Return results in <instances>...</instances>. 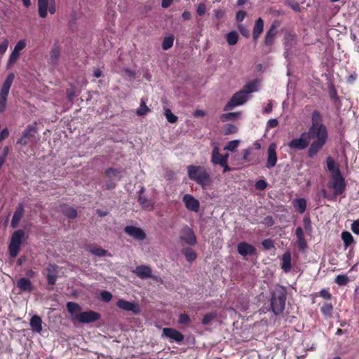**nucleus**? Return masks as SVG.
<instances>
[{
	"instance_id": "nucleus-1",
	"label": "nucleus",
	"mask_w": 359,
	"mask_h": 359,
	"mask_svg": "<svg viewBox=\"0 0 359 359\" xmlns=\"http://www.w3.org/2000/svg\"><path fill=\"white\" fill-rule=\"evenodd\" d=\"M311 122L312 124L309 130L305 133L307 135L309 142L312 141L308 149V156L313 158L327 142L328 133L326 126L323 123L319 111H314L312 113Z\"/></svg>"
},
{
	"instance_id": "nucleus-2",
	"label": "nucleus",
	"mask_w": 359,
	"mask_h": 359,
	"mask_svg": "<svg viewBox=\"0 0 359 359\" xmlns=\"http://www.w3.org/2000/svg\"><path fill=\"white\" fill-rule=\"evenodd\" d=\"M187 175L189 179L200 185L203 189L212 183V177L206 169L201 165H189Z\"/></svg>"
},
{
	"instance_id": "nucleus-3",
	"label": "nucleus",
	"mask_w": 359,
	"mask_h": 359,
	"mask_svg": "<svg viewBox=\"0 0 359 359\" xmlns=\"http://www.w3.org/2000/svg\"><path fill=\"white\" fill-rule=\"evenodd\" d=\"M287 292L283 287H277L272 294L271 309L273 314L281 313L285 308Z\"/></svg>"
},
{
	"instance_id": "nucleus-4",
	"label": "nucleus",
	"mask_w": 359,
	"mask_h": 359,
	"mask_svg": "<svg viewBox=\"0 0 359 359\" xmlns=\"http://www.w3.org/2000/svg\"><path fill=\"white\" fill-rule=\"evenodd\" d=\"M25 232L22 230H17L13 233L8 245L10 255L15 257L20 250Z\"/></svg>"
},
{
	"instance_id": "nucleus-5",
	"label": "nucleus",
	"mask_w": 359,
	"mask_h": 359,
	"mask_svg": "<svg viewBox=\"0 0 359 359\" xmlns=\"http://www.w3.org/2000/svg\"><path fill=\"white\" fill-rule=\"evenodd\" d=\"M327 187L333 190L335 196L341 195L346 190V182L342 175L332 177V180L327 183Z\"/></svg>"
},
{
	"instance_id": "nucleus-6",
	"label": "nucleus",
	"mask_w": 359,
	"mask_h": 359,
	"mask_svg": "<svg viewBox=\"0 0 359 359\" xmlns=\"http://www.w3.org/2000/svg\"><path fill=\"white\" fill-rule=\"evenodd\" d=\"M249 98L245 92L242 90L233 94L231 100L225 105L224 110L229 111L231 110L233 107L243 104Z\"/></svg>"
},
{
	"instance_id": "nucleus-7",
	"label": "nucleus",
	"mask_w": 359,
	"mask_h": 359,
	"mask_svg": "<svg viewBox=\"0 0 359 359\" xmlns=\"http://www.w3.org/2000/svg\"><path fill=\"white\" fill-rule=\"evenodd\" d=\"M48 11L50 14L56 11L55 0H38V11L41 18H45L47 16Z\"/></svg>"
},
{
	"instance_id": "nucleus-8",
	"label": "nucleus",
	"mask_w": 359,
	"mask_h": 359,
	"mask_svg": "<svg viewBox=\"0 0 359 359\" xmlns=\"http://www.w3.org/2000/svg\"><path fill=\"white\" fill-rule=\"evenodd\" d=\"M161 337L168 339L170 342H176L179 344H180L184 339V335L180 332L171 327L163 328Z\"/></svg>"
},
{
	"instance_id": "nucleus-9",
	"label": "nucleus",
	"mask_w": 359,
	"mask_h": 359,
	"mask_svg": "<svg viewBox=\"0 0 359 359\" xmlns=\"http://www.w3.org/2000/svg\"><path fill=\"white\" fill-rule=\"evenodd\" d=\"M307 135L304 132L300 135L298 138L292 139L289 143L288 147L292 149L303 150L307 148L309 142L307 138Z\"/></svg>"
},
{
	"instance_id": "nucleus-10",
	"label": "nucleus",
	"mask_w": 359,
	"mask_h": 359,
	"mask_svg": "<svg viewBox=\"0 0 359 359\" xmlns=\"http://www.w3.org/2000/svg\"><path fill=\"white\" fill-rule=\"evenodd\" d=\"M277 161L276 144L275 143H271L267 149V159L265 167L267 169L274 168L276 165Z\"/></svg>"
},
{
	"instance_id": "nucleus-11",
	"label": "nucleus",
	"mask_w": 359,
	"mask_h": 359,
	"mask_svg": "<svg viewBox=\"0 0 359 359\" xmlns=\"http://www.w3.org/2000/svg\"><path fill=\"white\" fill-rule=\"evenodd\" d=\"M185 207L189 211L198 212L200 209V203L191 194H185L182 198Z\"/></svg>"
},
{
	"instance_id": "nucleus-12",
	"label": "nucleus",
	"mask_w": 359,
	"mask_h": 359,
	"mask_svg": "<svg viewBox=\"0 0 359 359\" xmlns=\"http://www.w3.org/2000/svg\"><path fill=\"white\" fill-rule=\"evenodd\" d=\"M134 273L141 279L151 278L156 280H158V276H152L151 269L147 265H141L137 266L134 271Z\"/></svg>"
},
{
	"instance_id": "nucleus-13",
	"label": "nucleus",
	"mask_w": 359,
	"mask_h": 359,
	"mask_svg": "<svg viewBox=\"0 0 359 359\" xmlns=\"http://www.w3.org/2000/svg\"><path fill=\"white\" fill-rule=\"evenodd\" d=\"M116 306L125 311H132L134 313H139L141 312L140 307L138 304L128 302L124 299H119L116 303Z\"/></svg>"
},
{
	"instance_id": "nucleus-14",
	"label": "nucleus",
	"mask_w": 359,
	"mask_h": 359,
	"mask_svg": "<svg viewBox=\"0 0 359 359\" xmlns=\"http://www.w3.org/2000/svg\"><path fill=\"white\" fill-rule=\"evenodd\" d=\"M124 231L126 234L136 240L142 241L146 238V233L139 227L126 226L124 229Z\"/></svg>"
},
{
	"instance_id": "nucleus-15",
	"label": "nucleus",
	"mask_w": 359,
	"mask_h": 359,
	"mask_svg": "<svg viewBox=\"0 0 359 359\" xmlns=\"http://www.w3.org/2000/svg\"><path fill=\"white\" fill-rule=\"evenodd\" d=\"M36 133V128L33 126L28 125L22 132V137L17 140V143L22 145H26L28 142L27 140L34 137Z\"/></svg>"
},
{
	"instance_id": "nucleus-16",
	"label": "nucleus",
	"mask_w": 359,
	"mask_h": 359,
	"mask_svg": "<svg viewBox=\"0 0 359 359\" xmlns=\"http://www.w3.org/2000/svg\"><path fill=\"white\" fill-rule=\"evenodd\" d=\"M180 238L191 245L196 243V238L193 230L187 226L182 229Z\"/></svg>"
},
{
	"instance_id": "nucleus-17",
	"label": "nucleus",
	"mask_w": 359,
	"mask_h": 359,
	"mask_svg": "<svg viewBox=\"0 0 359 359\" xmlns=\"http://www.w3.org/2000/svg\"><path fill=\"white\" fill-rule=\"evenodd\" d=\"M238 252L242 256L252 255L256 252V248L251 244L241 242L237 246Z\"/></svg>"
},
{
	"instance_id": "nucleus-18",
	"label": "nucleus",
	"mask_w": 359,
	"mask_h": 359,
	"mask_svg": "<svg viewBox=\"0 0 359 359\" xmlns=\"http://www.w3.org/2000/svg\"><path fill=\"white\" fill-rule=\"evenodd\" d=\"M14 78L15 75L13 73H11L7 76L0 91L1 97H8L9 90L13 82Z\"/></svg>"
},
{
	"instance_id": "nucleus-19",
	"label": "nucleus",
	"mask_w": 359,
	"mask_h": 359,
	"mask_svg": "<svg viewBox=\"0 0 359 359\" xmlns=\"http://www.w3.org/2000/svg\"><path fill=\"white\" fill-rule=\"evenodd\" d=\"M14 78L15 75L13 73H11L7 76L0 91L1 97H8L9 90L13 82Z\"/></svg>"
},
{
	"instance_id": "nucleus-20",
	"label": "nucleus",
	"mask_w": 359,
	"mask_h": 359,
	"mask_svg": "<svg viewBox=\"0 0 359 359\" xmlns=\"http://www.w3.org/2000/svg\"><path fill=\"white\" fill-rule=\"evenodd\" d=\"M296 43V35L292 34H286L284 36V45L285 51V57L288 59L290 56V48Z\"/></svg>"
},
{
	"instance_id": "nucleus-21",
	"label": "nucleus",
	"mask_w": 359,
	"mask_h": 359,
	"mask_svg": "<svg viewBox=\"0 0 359 359\" xmlns=\"http://www.w3.org/2000/svg\"><path fill=\"white\" fill-rule=\"evenodd\" d=\"M23 214H24L23 205L22 204H19L13 214L11 222V226L12 228H16L18 226V223L20 221L21 218L22 217Z\"/></svg>"
},
{
	"instance_id": "nucleus-22",
	"label": "nucleus",
	"mask_w": 359,
	"mask_h": 359,
	"mask_svg": "<svg viewBox=\"0 0 359 359\" xmlns=\"http://www.w3.org/2000/svg\"><path fill=\"white\" fill-rule=\"evenodd\" d=\"M327 167L332 177L341 174L339 165L330 156L326 159Z\"/></svg>"
},
{
	"instance_id": "nucleus-23",
	"label": "nucleus",
	"mask_w": 359,
	"mask_h": 359,
	"mask_svg": "<svg viewBox=\"0 0 359 359\" xmlns=\"http://www.w3.org/2000/svg\"><path fill=\"white\" fill-rule=\"evenodd\" d=\"M277 34V26L274 24L271 25L269 29L267 31L264 43L266 46H271L273 43L275 37Z\"/></svg>"
},
{
	"instance_id": "nucleus-24",
	"label": "nucleus",
	"mask_w": 359,
	"mask_h": 359,
	"mask_svg": "<svg viewBox=\"0 0 359 359\" xmlns=\"http://www.w3.org/2000/svg\"><path fill=\"white\" fill-rule=\"evenodd\" d=\"M296 236H297V245L301 250H304L306 247V241L304 238V231L302 227H297L296 229Z\"/></svg>"
},
{
	"instance_id": "nucleus-25",
	"label": "nucleus",
	"mask_w": 359,
	"mask_h": 359,
	"mask_svg": "<svg viewBox=\"0 0 359 359\" xmlns=\"http://www.w3.org/2000/svg\"><path fill=\"white\" fill-rule=\"evenodd\" d=\"M17 286L20 290L24 292H31L33 290L34 287L31 281L26 278H21L17 281Z\"/></svg>"
},
{
	"instance_id": "nucleus-26",
	"label": "nucleus",
	"mask_w": 359,
	"mask_h": 359,
	"mask_svg": "<svg viewBox=\"0 0 359 359\" xmlns=\"http://www.w3.org/2000/svg\"><path fill=\"white\" fill-rule=\"evenodd\" d=\"M264 29V21L261 18H259L254 26L253 28V39L255 41H257L260 34L262 33Z\"/></svg>"
},
{
	"instance_id": "nucleus-27",
	"label": "nucleus",
	"mask_w": 359,
	"mask_h": 359,
	"mask_svg": "<svg viewBox=\"0 0 359 359\" xmlns=\"http://www.w3.org/2000/svg\"><path fill=\"white\" fill-rule=\"evenodd\" d=\"M30 326L33 332L40 333L42 330V320L39 316H32Z\"/></svg>"
},
{
	"instance_id": "nucleus-28",
	"label": "nucleus",
	"mask_w": 359,
	"mask_h": 359,
	"mask_svg": "<svg viewBox=\"0 0 359 359\" xmlns=\"http://www.w3.org/2000/svg\"><path fill=\"white\" fill-rule=\"evenodd\" d=\"M253 329L255 332L259 334H265L268 330V322L266 319H262L259 322H256L254 324Z\"/></svg>"
},
{
	"instance_id": "nucleus-29",
	"label": "nucleus",
	"mask_w": 359,
	"mask_h": 359,
	"mask_svg": "<svg viewBox=\"0 0 359 359\" xmlns=\"http://www.w3.org/2000/svg\"><path fill=\"white\" fill-rule=\"evenodd\" d=\"M73 320H77L82 323H89L97 320L100 316H72Z\"/></svg>"
},
{
	"instance_id": "nucleus-30",
	"label": "nucleus",
	"mask_w": 359,
	"mask_h": 359,
	"mask_svg": "<svg viewBox=\"0 0 359 359\" xmlns=\"http://www.w3.org/2000/svg\"><path fill=\"white\" fill-rule=\"evenodd\" d=\"M61 212L69 219H74L77 216V211L72 207L62 205L60 206Z\"/></svg>"
},
{
	"instance_id": "nucleus-31",
	"label": "nucleus",
	"mask_w": 359,
	"mask_h": 359,
	"mask_svg": "<svg viewBox=\"0 0 359 359\" xmlns=\"http://www.w3.org/2000/svg\"><path fill=\"white\" fill-rule=\"evenodd\" d=\"M281 268L285 272H288L291 269V255L289 252H285L283 255Z\"/></svg>"
},
{
	"instance_id": "nucleus-32",
	"label": "nucleus",
	"mask_w": 359,
	"mask_h": 359,
	"mask_svg": "<svg viewBox=\"0 0 359 359\" xmlns=\"http://www.w3.org/2000/svg\"><path fill=\"white\" fill-rule=\"evenodd\" d=\"M56 266L50 265L47 268L48 273H47V280L48 283L50 285H54L56 282L57 275H56Z\"/></svg>"
},
{
	"instance_id": "nucleus-33",
	"label": "nucleus",
	"mask_w": 359,
	"mask_h": 359,
	"mask_svg": "<svg viewBox=\"0 0 359 359\" xmlns=\"http://www.w3.org/2000/svg\"><path fill=\"white\" fill-rule=\"evenodd\" d=\"M137 201L142 208L147 210H151L153 209V207H154L153 203H151V201L148 200L147 196H138Z\"/></svg>"
},
{
	"instance_id": "nucleus-34",
	"label": "nucleus",
	"mask_w": 359,
	"mask_h": 359,
	"mask_svg": "<svg viewBox=\"0 0 359 359\" xmlns=\"http://www.w3.org/2000/svg\"><path fill=\"white\" fill-rule=\"evenodd\" d=\"M60 57V49L58 47L55 46L51 50L50 55V64L52 65H57Z\"/></svg>"
},
{
	"instance_id": "nucleus-35",
	"label": "nucleus",
	"mask_w": 359,
	"mask_h": 359,
	"mask_svg": "<svg viewBox=\"0 0 359 359\" xmlns=\"http://www.w3.org/2000/svg\"><path fill=\"white\" fill-rule=\"evenodd\" d=\"M241 90L249 96L251 93L257 91V82L255 81H250L245 84Z\"/></svg>"
},
{
	"instance_id": "nucleus-36",
	"label": "nucleus",
	"mask_w": 359,
	"mask_h": 359,
	"mask_svg": "<svg viewBox=\"0 0 359 359\" xmlns=\"http://www.w3.org/2000/svg\"><path fill=\"white\" fill-rule=\"evenodd\" d=\"M294 207L299 213H304L306 209V201L304 198H299L294 202Z\"/></svg>"
},
{
	"instance_id": "nucleus-37",
	"label": "nucleus",
	"mask_w": 359,
	"mask_h": 359,
	"mask_svg": "<svg viewBox=\"0 0 359 359\" xmlns=\"http://www.w3.org/2000/svg\"><path fill=\"white\" fill-rule=\"evenodd\" d=\"M240 112H229L226 114H222L220 116V120L222 122H226L229 120L236 119L240 116Z\"/></svg>"
},
{
	"instance_id": "nucleus-38",
	"label": "nucleus",
	"mask_w": 359,
	"mask_h": 359,
	"mask_svg": "<svg viewBox=\"0 0 359 359\" xmlns=\"http://www.w3.org/2000/svg\"><path fill=\"white\" fill-rule=\"evenodd\" d=\"M222 158V155L219 154V149L217 146L214 147L212 152L211 161L215 165H218V162Z\"/></svg>"
},
{
	"instance_id": "nucleus-39",
	"label": "nucleus",
	"mask_w": 359,
	"mask_h": 359,
	"mask_svg": "<svg viewBox=\"0 0 359 359\" xmlns=\"http://www.w3.org/2000/svg\"><path fill=\"white\" fill-rule=\"evenodd\" d=\"M19 56L20 53L18 52H16L14 50L12 51L6 65L7 69H10L16 62Z\"/></svg>"
},
{
	"instance_id": "nucleus-40",
	"label": "nucleus",
	"mask_w": 359,
	"mask_h": 359,
	"mask_svg": "<svg viewBox=\"0 0 359 359\" xmlns=\"http://www.w3.org/2000/svg\"><path fill=\"white\" fill-rule=\"evenodd\" d=\"M88 251L97 257H104L108 254L107 250L100 248L89 247Z\"/></svg>"
},
{
	"instance_id": "nucleus-41",
	"label": "nucleus",
	"mask_w": 359,
	"mask_h": 359,
	"mask_svg": "<svg viewBox=\"0 0 359 359\" xmlns=\"http://www.w3.org/2000/svg\"><path fill=\"white\" fill-rule=\"evenodd\" d=\"M238 34L235 31L230 32L226 35V41L229 45H235L238 42Z\"/></svg>"
},
{
	"instance_id": "nucleus-42",
	"label": "nucleus",
	"mask_w": 359,
	"mask_h": 359,
	"mask_svg": "<svg viewBox=\"0 0 359 359\" xmlns=\"http://www.w3.org/2000/svg\"><path fill=\"white\" fill-rule=\"evenodd\" d=\"M341 238L346 247L350 245L353 242V237L348 231H343L341 233Z\"/></svg>"
},
{
	"instance_id": "nucleus-43",
	"label": "nucleus",
	"mask_w": 359,
	"mask_h": 359,
	"mask_svg": "<svg viewBox=\"0 0 359 359\" xmlns=\"http://www.w3.org/2000/svg\"><path fill=\"white\" fill-rule=\"evenodd\" d=\"M183 253L185 255L187 260L189 262H192L196 258V254L192 249H184L183 250Z\"/></svg>"
},
{
	"instance_id": "nucleus-44",
	"label": "nucleus",
	"mask_w": 359,
	"mask_h": 359,
	"mask_svg": "<svg viewBox=\"0 0 359 359\" xmlns=\"http://www.w3.org/2000/svg\"><path fill=\"white\" fill-rule=\"evenodd\" d=\"M174 41V37L172 36L165 37L162 43V48L165 50L170 49Z\"/></svg>"
},
{
	"instance_id": "nucleus-45",
	"label": "nucleus",
	"mask_w": 359,
	"mask_h": 359,
	"mask_svg": "<svg viewBox=\"0 0 359 359\" xmlns=\"http://www.w3.org/2000/svg\"><path fill=\"white\" fill-rule=\"evenodd\" d=\"M237 132H238V128L235 125L228 123L224 126V135H230V134H234V133H236Z\"/></svg>"
},
{
	"instance_id": "nucleus-46",
	"label": "nucleus",
	"mask_w": 359,
	"mask_h": 359,
	"mask_svg": "<svg viewBox=\"0 0 359 359\" xmlns=\"http://www.w3.org/2000/svg\"><path fill=\"white\" fill-rule=\"evenodd\" d=\"M239 143H240V140H238L230 141L224 147V150L234 151L238 147Z\"/></svg>"
},
{
	"instance_id": "nucleus-47",
	"label": "nucleus",
	"mask_w": 359,
	"mask_h": 359,
	"mask_svg": "<svg viewBox=\"0 0 359 359\" xmlns=\"http://www.w3.org/2000/svg\"><path fill=\"white\" fill-rule=\"evenodd\" d=\"M148 111H149V107L146 105V102L142 100L140 107L136 111V114L138 116H142L146 114Z\"/></svg>"
},
{
	"instance_id": "nucleus-48",
	"label": "nucleus",
	"mask_w": 359,
	"mask_h": 359,
	"mask_svg": "<svg viewBox=\"0 0 359 359\" xmlns=\"http://www.w3.org/2000/svg\"><path fill=\"white\" fill-rule=\"evenodd\" d=\"M165 116L169 123H174L177 121V116L173 114L169 109H165Z\"/></svg>"
},
{
	"instance_id": "nucleus-49",
	"label": "nucleus",
	"mask_w": 359,
	"mask_h": 359,
	"mask_svg": "<svg viewBox=\"0 0 359 359\" xmlns=\"http://www.w3.org/2000/svg\"><path fill=\"white\" fill-rule=\"evenodd\" d=\"M335 282L339 285H345L348 282V278L346 275H338L335 278Z\"/></svg>"
},
{
	"instance_id": "nucleus-50",
	"label": "nucleus",
	"mask_w": 359,
	"mask_h": 359,
	"mask_svg": "<svg viewBox=\"0 0 359 359\" xmlns=\"http://www.w3.org/2000/svg\"><path fill=\"white\" fill-rule=\"evenodd\" d=\"M67 308L71 314H74V313H76L79 310V306L74 302H68L67 304Z\"/></svg>"
},
{
	"instance_id": "nucleus-51",
	"label": "nucleus",
	"mask_w": 359,
	"mask_h": 359,
	"mask_svg": "<svg viewBox=\"0 0 359 359\" xmlns=\"http://www.w3.org/2000/svg\"><path fill=\"white\" fill-rule=\"evenodd\" d=\"M100 298L104 302H109L112 299V294L108 291H103L100 294Z\"/></svg>"
},
{
	"instance_id": "nucleus-52",
	"label": "nucleus",
	"mask_w": 359,
	"mask_h": 359,
	"mask_svg": "<svg viewBox=\"0 0 359 359\" xmlns=\"http://www.w3.org/2000/svg\"><path fill=\"white\" fill-rule=\"evenodd\" d=\"M267 187V182L264 180H259L255 183V188L257 190L263 191Z\"/></svg>"
},
{
	"instance_id": "nucleus-53",
	"label": "nucleus",
	"mask_w": 359,
	"mask_h": 359,
	"mask_svg": "<svg viewBox=\"0 0 359 359\" xmlns=\"http://www.w3.org/2000/svg\"><path fill=\"white\" fill-rule=\"evenodd\" d=\"M251 153H252L251 148H248V149H243L242 151L243 161L244 162H250V161L249 156H250Z\"/></svg>"
},
{
	"instance_id": "nucleus-54",
	"label": "nucleus",
	"mask_w": 359,
	"mask_h": 359,
	"mask_svg": "<svg viewBox=\"0 0 359 359\" xmlns=\"http://www.w3.org/2000/svg\"><path fill=\"white\" fill-rule=\"evenodd\" d=\"M191 322L189 316H180L178 323L181 325H187Z\"/></svg>"
},
{
	"instance_id": "nucleus-55",
	"label": "nucleus",
	"mask_w": 359,
	"mask_h": 359,
	"mask_svg": "<svg viewBox=\"0 0 359 359\" xmlns=\"http://www.w3.org/2000/svg\"><path fill=\"white\" fill-rule=\"evenodd\" d=\"M25 46H26V43H25V40H20L16 43L13 50L20 53V52L22 50H23L25 48Z\"/></svg>"
},
{
	"instance_id": "nucleus-56",
	"label": "nucleus",
	"mask_w": 359,
	"mask_h": 359,
	"mask_svg": "<svg viewBox=\"0 0 359 359\" xmlns=\"http://www.w3.org/2000/svg\"><path fill=\"white\" fill-rule=\"evenodd\" d=\"M206 11V6L205 4L201 3L198 4L196 13L198 15L202 16L205 13Z\"/></svg>"
},
{
	"instance_id": "nucleus-57",
	"label": "nucleus",
	"mask_w": 359,
	"mask_h": 359,
	"mask_svg": "<svg viewBox=\"0 0 359 359\" xmlns=\"http://www.w3.org/2000/svg\"><path fill=\"white\" fill-rule=\"evenodd\" d=\"M332 310V306L331 304L325 303L321 308V311L324 314L330 313Z\"/></svg>"
},
{
	"instance_id": "nucleus-58",
	"label": "nucleus",
	"mask_w": 359,
	"mask_h": 359,
	"mask_svg": "<svg viewBox=\"0 0 359 359\" xmlns=\"http://www.w3.org/2000/svg\"><path fill=\"white\" fill-rule=\"evenodd\" d=\"M351 230L355 234H359V219L355 220L351 224Z\"/></svg>"
},
{
	"instance_id": "nucleus-59",
	"label": "nucleus",
	"mask_w": 359,
	"mask_h": 359,
	"mask_svg": "<svg viewBox=\"0 0 359 359\" xmlns=\"http://www.w3.org/2000/svg\"><path fill=\"white\" fill-rule=\"evenodd\" d=\"M8 46V41L4 39V41L0 44V54H4Z\"/></svg>"
},
{
	"instance_id": "nucleus-60",
	"label": "nucleus",
	"mask_w": 359,
	"mask_h": 359,
	"mask_svg": "<svg viewBox=\"0 0 359 359\" xmlns=\"http://www.w3.org/2000/svg\"><path fill=\"white\" fill-rule=\"evenodd\" d=\"M7 98L0 97V112L3 113L6 108Z\"/></svg>"
},
{
	"instance_id": "nucleus-61",
	"label": "nucleus",
	"mask_w": 359,
	"mask_h": 359,
	"mask_svg": "<svg viewBox=\"0 0 359 359\" xmlns=\"http://www.w3.org/2000/svg\"><path fill=\"white\" fill-rule=\"evenodd\" d=\"M262 244L263 247L265 249H271L273 247V244L271 240L270 239H265L262 242Z\"/></svg>"
},
{
	"instance_id": "nucleus-62",
	"label": "nucleus",
	"mask_w": 359,
	"mask_h": 359,
	"mask_svg": "<svg viewBox=\"0 0 359 359\" xmlns=\"http://www.w3.org/2000/svg\"><path fill=\"white\" fill-rule=\"evenodd\" d=\"M245 16H246V12H245L243 11H239L236 13V18L238 22H242L244 20Z\"/></svg>"
},
{
	"instance_id": "nucleus-63",
	"label": "nucleus",
	"mask_w": 359,
	"mask_h": 359,
	"mask_svg": "<svg viewBox=\"0 0 359 359\" xmlns=\"http://www.w3.org/2000/svg\"><path fill=\"white\" fill-rule=\"evenodd\" d=\"M238 29L241 32V33L242 34L243 36H244L245 37H248L249 35H250V32L248 30V29L247 27H245V26L243 25H239L238 26Z\"/></svg>"
},
{
	"instance_id": "nucleus-64",
	"label": "nucleus",
	"mask_w": 359,
	"mask_h": 359,
	"mask_svg": "<svg viewBox=\"0 0 359 359\" xmlns=\"http://www.w3.org/2000/svg\"><path fill=\"white\" fill-rule=\"evenodd\" d=\"M320 295L325 299H330L331 298V294L327 290H322L320 292Z\"/></svg>"
}]
</instances>
